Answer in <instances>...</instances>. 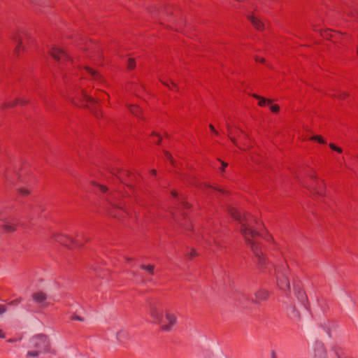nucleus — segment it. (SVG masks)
<instances>
[{
	"mask_svg": "<svg viewBox=\"0 0 358 358\" xmlns=\"http://www.w3.org/2000/svg\"><path fill=\"white\" fill-rule=\"evenodd\" d=\"M72 320H78V321H80V322H83L84 321V318L80 317V316H78V315H74L71 317V318Z\"/></svg>",
	"mask_w": 358,
	"mask_h": 358,
	"instance_id": "38",
	"label": "nucleus"
},
{
	"mask_svg": "<svg viewBox=\"0 0 358 358\" xmlns=\"http://www.w3.org/2000/svg\"><path fill=\"white\" fill-rule=\"evenodd\" d=\"M329 147L331 150L338 152V153H341L343 152V150L341 148L336 146L334 143H330Z\"/></svg>",
	"mask_w": 358,
	"mask_h": 358,
	"instance_id": "34",
	"label": "nucleus"
},
{
	"mask_svg": "<svg viewBox=\"0 0 358 358\" xmlns=\"http://www.w3.org/2000/svg\"><path fill=\"white\" fill-rule=\"evenodd\" d=\"M270 296V292L265 289H260L254 294V297H250L248 294L243 293L242 294V299L239 300L242 302L243 301H251L253 303L259 304L262 302L266 301Z\"/></svg>",
	"mask_w": 358,
	"mask_h": 358,
	"instance_id": "5",
	"label": "nucleus"
},
{
	"mask_svg": "<svg viewBox=\"0 0 358 358\" xmlns=\"http://www.w3.org/2000/svg\"><path fill=\"white\" fill-rule=\"evenodd\" d=\"M217 191H219L220 192H222V193H224V191L221 189H216Z\"/></svg>",
	"mask_w": 358,
	"mask_h": 358,
	"instance_id": "51",
	"label": "nucleus"
},
{
	"mask_svg": "<svg viewBox=\"0 0 358 358\" xmlns=\"http://www.w3.org/2000/svg\"><path fill=\"white\" fill-rule=\"evenodd\" d=\"M76 237L77 239H74V238H73L70 236H67L66 235L59 234L56 236V241L58 243H59L62 245H64L66 246H68V247H71V246L78 247V246L82 245V243H79L80 238H83L85 240V241H88L87 238H85L84 237V235L83 233H78L76 234Z\"/></svg>",
	"mask_w": 358,
	"mask_h": 358,
	"instance_id": "6",
	"label": "nucleus"
},
{
	"mask_svg": "<svg viewBox=\"0 0 358 358\" xmlns=\"http://www.w3.org/2000/svg\"><path fill=\"white\" fill-rule=\"evenodd\" d=\"M19 193L20 194H22V196H27L28 194H29V191L27 189H24V188H20L19 189Z\"/></svg>",
	"mask_w": 358,
	"mask_h": 358,
	"instance_id": "35",
	"label": "nucleus"
},
{
	"mask_svg": "<svg viewBox=\"0 0 358 358\" xmlns=\"http://www.w3.org/2000/svg\"><path fill=\"white\" fill-rule=\"evenodd\" d=\"M310 140L315 141H317L318 143H322V144L327 143L326 141L322 138V136H319V135H316V136H313L310 137Z\"/></svg>",
	"mask_w": 358,
	"mask_h": 358,
	"instance_id": "28",
	"label": "nucleus"
},
{
	"mask_svg": "<svg viewBox=\"0 0 358 358\" xmlns=\"http://www.w3.org/2000/svg\"><path fill=\"white\" fill-rule=\"evenodd\" d=\"M254 98L259 100L258 105L261 107L265 106L266 104L270 105L272 103V100L267 99L263 96H261L258 94H253L252 95Z\"/></svg>",
	"mask_w": 358,
	"mask_h": 358,
	"instance_id": "17",
	"label": "nucleus"
},
{
	"mask_svg": "<svg viewBox=\"0 0 358 358\" xmlns=\"http://www.w3.org/2000/svg\"><path fill=\"white\" fill-rule=\"evenodd\" d=\"M105 95H106V96H109L108 94H106V93H103Z\"/></svg>",
	"mask_w": 358,
	"mask_h": 358,
	"instance_id": "54",
	"label": "nucleus"
},
{
	"mask_svg": "<svg viewBox=\"0 0 358 358\" xmlns=\"http://www.w3.org/2000/svg\"><path fill=\"white\" fill-rule=\"evenodd\" d=\"M127 261H128V262H129V261H131V260H132V259H131V258H127Z\"/></svg>",
	"mask_w": 358,
	"mask_h": 358,
	"instance_id": "52",
	"label": "nucleus"
},
{
	"mask_svg": "<svg viewBox=\"0 0 358 358\" xmlns=\"http://www.w3.org/2000/svg\"><path fill=\"white\" fill-rule=\"evenodd\" d=\"M255 60L256 62H262V63H264L265 62V59L263 58V57H255Z\"/></svg>",
	"mask_w": 358,
	"mask_h": 358,
	"instance_id": "44",
	"label": "nucleus"
},
{
	"mask_svg": "<svg viewBox=\"0 0 358 358\" xmlns=\"http://www.w3.org/2000/svg\"><path fill=\"white\" fill-rule=\"evenodd\" d=\"M127 66H128V69L132 70L135 68L136 66V62L134 59H129L128 60V64H127Z\"/></svg>",
	"mask_w": 358,
	"mask_h": 358,
	"instance_id": "30",
	"label": "nucleus"
},
{
	"mask_svg": "<svg viewBox=\"0 0 358 358\" xmlns=\"http://www.w3.org/2000/svg\"><path fill=\"white\" fill-rule=\"evenodd\" d=\"M20 301H21V299H16V300H14V301H12L11 302H10L9 305H10V306L16 305V304H18L19 303H20Z\"/></svg>",
	"mask_w": 358,
	"mask_h": 358,
	"instance_id": "40",
	"label": "nucleus"
},
{
	"mask_svg": "<svg viewBox=\"0 0 358 358\" xmlns=\"http://www.w3.org/2000/svg\"><path fill=\"white\" fill-rule=\"evenodd\" d=\"M109 202L111 203V205L114 208H120V209H122L123 208V205L121 203H113L110 200H109Z\"/></svg>",
	"mask_w": 358,
	"mask_h": 358,
	"instance_id": "36",
	"label": "nucleus"
},
{
	"mask_svg": "<svg viewBox=\"0 0 358 358\" xmlns=\"http://www.w3.org/2000/svg\"><path fill=\"white\" fill-rule=\"evenodd\" d=\"M8 341V342H13V341H14V340H13V339H9Z\"/></svg>",
	"mask_w": 358,
	"mask_h": 358,
	"instance_id": "53",
	"label": "nucleus"
},
{
	"mask_svg": "<svg viewBox=\"0 0 358 358\" xmlns=\"http://www.w3.org/2000/svg\"><path fill=\"white\" fill-rule=\"evenodd\" d=\"M50 54L55 60L60 63L66 62L70 59V57L66 54V52L58 48H52L50 51Z\"/></svg>",
	"mask_w": 358,
	"mask_h": 358,
	"instance_id": "10",
	"label": "nucleus"
},
{
	"mask_svg": "<svg viewBox=\"0 0 358 358\" xmlns=\"http://www.w3.org/2000/svg\"><path fill=\"white\" fill-rule=\"evenodd\" d=\"M340 35H341V34H337V33H335L334 34H333L332 31L331 30H326L324 31V34H323V36L328 39L334 38H335L336 39L337 36H338Z\"/></svg>",
	"mask_w": 358,
	"mask_h": 358,
	"instance_id": "27",
	"label": "nucleus"
},
{
	"mask_svg": "<svg viewBox=\"0 0 358 358\" xmlns=\"http://www.w3.org/2000/svg\"><path fill=\"white\" fill-rule=\"evenodd\" d=\"M308 310V309L306 310V311ZM303 311H305V310L301 308V305L299 307H296V306L294 304L288 308V314L290 318L296 322H300L302 320L301 312Z\"/></svg>",
	"mask_w": 358,
	"mask_h": 358,
	"instance_id": "9",
	"label": "nucleus"
},
{
	"mask_svg": "<svg viewBox=\"0 0 358 358\" xmlns=\"http://www.w3.org/2000/svg\"><path fill=\"white\" fill-rule=\"evenodd\" d=\"M273 358H275V354H274V353H273Z\"/></svg>",
	"mask_w": 358,
	"mask_h": 358,
	"instance_id": "55",
	"label": "nucleus"
},
{
	"mask_svg": "<svg viewBox=\"0 0 358 358\" xmlns=\"http://www.w3.org/2000/svg\"><path fill=\"white\" fill-rule=\"evenodd\" d=\"M313 358H327V350L323 348L315 350Z\"/></svg>",
	"mask_w": 358,
	"mask_h": 358,
	"instance_id": "21",
	"label": "nucleus"
},
{
	"mask_svg": "<svg viewBox=\"0 0 358 358\" xmlns=\"http://www.w3.org/2000/svg\"><path fill=\"white\" fill-rule=\"evenodd\" d=\"M227 129L228 136H229V138L231 139V141L234 144H236V140L234 137V135L235 134H234V130L232 129V126L230 125L229 123H227Z\"/></svg>",
	"mask_w": 358,
	"mask_h": 358,
	"instance_id": "24",
	"label": "nucleus"
},
{
	"mask_svg": "<svg viewBox=\"0 0 358 358\" xmlns=\"http://www.w3.org/2000/svg\"><path fill=\"white\" fill-rule=\"evenodd\" d=\"M187 255L189 257V259H192L194 257L196 256V252L195 250L192 249L189 253H187Z\"/></svg>",
	"mask_w": 358,
	"mask_h": 358,
	"instance_id": "37",
	"label": "nucleus"
},
{
	"mask_svg": "<svg viewBox=\"0 0 358 358\" xmlns=\"http://www.w3.org/2000/svg\"><path fill=\"white\" fill-rule=\"evenodd\" d=\"M273 358H275V354H274V353H273Z\"/></svg>",
	"mask_w": 358,
	"mask_h": 358,
	"instance_id": "56",
	"label": "nucleus"
},
{
	"mask_svg": "<svg viewBox=\"0 0 358 358\" xmlns=\"http://www.w3.org/2000/svg\"><path fill=\"white\" fill-rule=\"evenodd\" d=\"M152 135H155V133H152ZM156 136L158 137V141H157L156 143H157V144H159V143H160V142H161V141H162V138H161V136H160L159 135H158V134H156Z\"/></svg>",
	"mask_w": 358,
	"mask_h": 358,
	"instance_id": "45",
	"label": "nucleus"
},
{
	"mask_svg": "<svg viewBox=\"0 0 358 358\" xmlns=\"http://www.w3.org/2000/svg\"><path fill=\"white\" fill-rule=\"evenodd\" d=\"M287 274V271L285 268H284L282 271H277V285L278 287L283 292H287L290 290V282Z\"/></svg>",
	"mask_w": 358,
	"mask_h": 358,
	"instance_id": "7",
	"label": "nucleus"
},
{
	"mask_svg": "<svg viewBox=\"0 0 358 358\" xmlns=\"http://www.w3.org/2000/svg\"><path fill=\"white\" fill-rule=\"evenodd\" d=\"M141 268L143 270L146 271L151 275H153L154 273H155V272H154V271H155V266L154 265H152V264H149V265L141 264Z\"/></svg>",
	"mask_w": 358,
	"mask_h": 358,
	"instance_id": "26",
	"label": "nucleus"
},
{
	"mask_svg": "<svg viewBox=\"0 0 358 358\" xmlns=\"http://www.w3.org/2000/svg\"><path fill=\"white\" fill-rule=\"evenodd\" d=\"M324 189V185L322 182H317L315 185H313L310 192H314L317 194L322 195Z\"/></svg>",
	"mask_w": 358,
	"mask_h": 358,
	"instance_id": "20",
	"label": "nucleus"
},
{
	"mask_svg": "<svg viewBox=\"0 0 358 358\" xmlns=\"http://www.w3.org/2000/svg\"><path fill=\"white\" fill-rule=\"evenodd\" d=\"M85 69L87 71V72L91 76V77L93 80H96V81H102L103 80L102 76L97 71H94V69H92L88 66L85 67Z\"/></svg>",
	"mask_w": 358,
	"mask_h": 358,
	"instance_id": "16",
	"label": "nucleus"
},
{
	"mask_svg": "<svg viewBox=\"0 0 358 358\" xmlns=\"http://www.w3.org/2000/svg\"><path fill=\"white\" fill-rule=\"evenodd\" d=\"M294 294L303 310L308 309V300L305 292L299 287H294Z\"/></svg>",
	"mask_w": 358,
	"mask_h": 358,
	"instance_id": "8",
	"label": "nucleus"
},
{
	"mask_svg": "<svg viewBox=\"0 0 358 358\" xmlns=\"http://www.w3.org/2000/svg\"><path fill=\"white\" fill-rule=\"evenodd\" d=\"M164 152L165 157L168 160H169L173 165H174V161H173V157L171 155V153H169V152L165 151V150L164 151Z\"/></svg>",
	"mask_w": 358,
	"mask_h": 358,
	"instance_id": "32",
	"label": "nucleus"
},
{
	"mask_svg": "<svg viewBox=\"0 0 358 358\" xmlns=\"http://www.w3.org/2000/svg\"><path fill=\"white\" fill-rule=\"evenodd\" d=\"M7 310L6 306L0 304V315L3 314Z\"/></svg>",
	"mask_w": 358,
	"mask_h": 358,
	"instance_id": "39",
	"label": "nucleus"
},
{
	"mask_svg": "<svg viewBox=\"0 0 358 358\" xmlns=\"http://www.w3.org/2000/svg\"><path fill=\"white\" fill-rule=\"evenodd\" d=\"M162 83H163V84H164V85H166V87H169V89H171V90H173V88H174V89H176V90H178V86H177V85H176V84L174 82H173V81L171 83V86L168 83H166V82H162Z\"/></svg>",
	"mask_w": 358,
	"mask_h": 358,
	"instance_id": "31",
	"label": "nucleus"
},
{
	"mask_svg": "<svg viewBox=\"0 0 358 358\" xmlns=\"http://www.w3.org/2000/svg\"><path fill=\"white\" fill-rule=\"evenodd\" d=\"M101 101V98H94L89 96L86 91L82 90L81 95L78 98L77 100H73V102L75 105H80L87 108L97 118L101 114V112L99 110V102Z\"/></svg>",
	"mask_w": 358,
	"mask_h": 358,
	"instance_id": "4",
	"label": "nucleus"
},
{
	"mask_svg": "<svg viewBox=\"0 0 358 358\" xmlns=\"http://www.w3.org/2000/svg\"><path fill=\"white\" fill-rule=\"evenodd\" d=\"M171 194L173 196H178V194L176 191H172L171 192Z\"/></svg>",
	"mask_w": 358,
	"mask_h": 358,
	"instance_id": "48",
	"label": "nucleus"
},
{
	"mask_svg": "<svg viewBox=\"0 0 358 358\" xmlns=\"http://www.w3.org/2000/svg\"><path fill=\"white\" fill-rule=\"evenodd\" d=\"M222 170L223 171L224 169V168L228 166V164L225 163L224 162H222Z\"/></svg>",
	"mask_w": 358,
	"mask_h": 358,
	"instance_id": "47",
	"label": "nucleus"
},
{
	"mask_svg": "<svg viewBox=\"0 0 358 358\" xmlns=\"http://www.w3.org/2000/svg\"><path fill=\"white\" fill-rule=\"evenodd\" d=\"M93 185H94L95 187H96L101 192L105 193L107 192L108 188L106 186L99 185L95 182H93Z\"/></svg>",
	"mask_w": 358,
	"mask_h": 358,
	"instance_id": "29",
	"label": "nucleus"
},
{
	"mask_svg": "<svg viewBox=\"0 0 358 358\" xmlns=\"http://www.w3.org/2000/svg\"><path fill=\"white\" fill-rule=\"evenodd\" d=\"M248 18L251 22V23L255 27L256 29L262 30L264 28V24H263V22L256 17L253 15H249Z\"/></svg>",
	"mask_w": 358,
	"mask_h": 358,
	"instance_id": "15",
	"label": "nucleus"
},
{
	"mask_svg": "<svg viewBox=\"0 0 358 358\" xmlns=\"http://www.w3.org/2000/svg\"><path fill=\"white\" fill-rule=\"evenodd\" d=\"M348 96V94L346 92H341L338 95V97L339 99H345L346 96Z\"/></svg>",
	"mask_w": 358,
	"mask_h": 358,
	"instance_id": "41",
	"label": "nucleus"
},
{
	"mask_svg": "<svg viewBox=\"0 0 358 358\" xmlns=\"http://www.w3.org/2000/svg\"><path fill=\"white\" fill-rule=\"evenodd\" d=\"M150 315L155 322L159 324L160 329L164 331H170L177 323V317L169 310L165 312V318L163 317V311L156 306H150Z\"/></svg>",
	"mask_w": 358,
	"mask_h": 358,
	"instance_id": "3",
	"label": "nucleus"
},
{
	"mask_svg": "<svg viewBox=\"0 0 358 358\" xmlns=\"http://www.w3.org/2000/svg\"><path fill=\"white\" fill-rule=\"evenodd\" d=\"M209 127H210V129L211 130L212 132H213L214 134H215L216 135L218 134V132L215 130V127H213V124H210L209 125Z\"/></svg>",
	"mask_w": 358,
	"mask_h": 358,
	"instance_id": "43",
	"label": "nucleus"
},
{
	"mask_svg": "<svg viewBox=\"0 0 358 358\" xmlns=\"http://www.w3.org/2000/svg\"><path fill=\"white\" fill-rule=\"evenodd\" d=\"M151 173L153 174V175H156L157 173V171L155 169H152L151 170Z\"/></svg>",
	"mask_w": 358,
	"mask_h": 358,
	"instance_id": "49",
	"label": "nucleus"
},
{
	"mask_svg": "<svg viewBox=\"0 0 358 358\" xmlns=\"http://www.w3.org/2000/svg\"><path fill=\"white\" fill-rule=\"evenodd\" d=\"M110 214L113 216V217H117V215L116 213H115L114 212H111Z\"/></svg>",
	"mask_w": 358,
	"mask_h": 358,
	"instance_id": "50",
	"label": "nucleus"
},
{
	"mask_svg": "<svg viewBox=\"0 0 358 358\" xmlns=\"http://www.w3.org/2000/svg\"><path fill=\"white\" fill-rule=\"evenodd\" d=\"M131 338L129 331L124 329L120 328L116 332V339L120 344H127Z\"/></svg>",
	"mask_w": 358,
	"mask_h": 358,
	"instance_id": "12",
	"label": "nucleus"
},
{
	"mask_svg": "<svg viewBox=\"0 0 358 358\" xmlns=\"http://www.w3.org/2000/svg\"><path fill=\"white\" fill-rule=\"evenodd\" d=\"M31 298L36 303L40 305V307L43 308L49 306V303L46 302L48 296L43 292L40 291L33 293Z\"/></svg>",
	"mask_w": 358,
	"mask_h": 358,
	"instance_id": "11",
	"label": "nucleus"
},
{
	"mask_svg": "<svg viewBox=\"0 0 358 358\" xmlns=\"http://www.w3.org/2000/svg\"><path fill=\"white\" fill-rule=\"evenodd\" d=\"M176 205L177 206L176 210H179L180 207H183L185 208H189L191 207V205L185 201L184 197H180V202Z\"/></svg>",
	"mask_w": 358,
	"mask_h": 358,
	"instance_id": "25",
	"label": "nucleus"
},
{
	"mask_svg": "<svg viewBox=\"0 0 358 358\" xmlns=\"http://www.w3.org/2000/svg\"><path fill=\"white\" fill-rule=\"evenodd\" d=\"M20 103L19 99H15L13 101H3L0 107L2 110H6L17 106Z\"/></svg>",
	"mask_w": 358,
	"mask_h": 358,
	"instance_id": "18",
	"label": "nucleus"
},
{
	"mask_svg": "<svg viewBox=\"0 0 358 358\" xmlns=\"http://www.w3.org/2000/svg\"><path fill=\"white\" fill-rule=\"evenodd\" d=\"M29 350L28 357H38L40 355L48 352L50 350V343L47 336L40 334L31 338L27 344Z\"/></svg>",
	"mask_w": 358,
	"mask_h": 358,
	"instance_id": "2",
	"label": "nucleus"
},
{
	"mask_svg": "<svg viewBox=\"0 0 358 358\" xmlns=\"http://www.w3.org/2000/svg\"><path fill=\"white\" fill-rule=\"evenodd\" d=\"M128 107H129V111L133 115L143 120V117L141 116L142 110L139 108L138 106L131 104V105H129Z\"/></svg>",
	"mask_w": 358,
	"mask_h": 358,
	"instance_id": "19",
	"label": "nucleus"
},
{
	"mask_svg": "<svg viewBox=\"0 0 358 358\" xmlns=\"http://www.w3.org/2000/svg\"><path fill=\"white\" fill-rule=\"evenodd\" d=\"M270 109L273 113H278L280 110V107L278 105L276 104H270Z\"/></svg>",
	"mask_w": 358,
	"mask_h": 358,
	"instance_id": "33",
	"label": "nucleus"
},
{
	"mask_svg": "<svg viewBox=\"0 0 358 358\" xmlns=\"http://www.w3.org/2000/svg\"><path fill=\"white\" fill-rule=\"evenodd\" d=\"M20 103L18 104L25 105L28 103V101L24 99H19Z\"/></svg>",
	"mask_w": 358,
	"mask_h": 358,
	"instance_id": "42",
	"label": "nucleus"
},
{
	"mask_svg": "<svg viewBox=\"0 0 358 358\" xmlns=\"http://www.w3.org/2000/svg\"><path fill=\"white\" fill-rule=\"evenodd\" d=\"M229 213L231 217L241 223L240 232L250 245L255 256L257 258L259 269L264 273L269 271L271 265L263 255L259 244L256 239L260 234L253 229L250 224V219L252 217L250 214L242 213L234 208L229 209Z\"/></svg>",
	"mask_w": 358,
	"mask_h": 358,
	"instance_id": "1",
	"label": "nucleus"
},
{
	"mask_svg": "<svg viewBox=\"0 0 358 358\" xmlns=\"http://www.w3.org/2000/svg\"><path fill=\"white\" fill-rule=\"evenodd\" d=\"M6 233H12L16 230L15 225L11 224H4L1 226Z\"/></svg>",
	"mask_w": 358,
	"mask_h": 358,
	"instance_id": "23",
	"label": "nucleus"
},
{
	"mask_svg": "<svg viewBox=\"0 0 358 358\" xmlns=\"http://www.w3.org/2000/svg\"><path fill=\"white\" fill-rule=\"evenodd\" d=\"M27 38V34L26 33H19L15 37V40L17 42V45L15 49V54L17 55L20 49L23 48L24 41Z\"/></svg>",
	"mask_w": 358,
	"mask_h": 358,
	"instance_id": "14",
	"label": "nucleus"
},
{
	"mask_svg": "<svg viewBox=\"0 0 358 358\" xmlns=\"http://www.w3.org/2000/svg\"><path fill=\"white\" fill-rule=\"evenodd\" d=\"M172 215H173V220H175V222L180 227H182V228H185L187 230H190L191 229V226L189 224H187L186 223L183 222L182 220V218L181 217H182L183 218L185 217L186 216V214L185 213H182L181 214V215H178L177 214L176 212H171Z\"/></svg>",
	"mask_w": 358,
	"mask_h": 358,
	"instance_id": "13",
	"label": "nucleus"
},
{
	"mask_svg": "<svg viewBox=\"0 0 358 358\" xmlns=\"http://www.w3.org/2000/svg\"><path fill=\"white\" fill-rule=\"evenodd\" d=\"M111 173L115 175L121 182L124 181L123 175L125 173L127 176H129L130 173L128 171H122L120 169H113L111 171Z\"/></svg>",
	"mask_w": 358,
	"mask_h": 358,
	"instance_id": "22",
	"label": "nucleus"
},
{
	"mask_svg": "<svg viewBox=\"0 0 358 358\" xmlns=\"http://www.w3.org/2000/svg\"><path fill=\"white\" fill-rule=\"evenodd\" d=\"M5 337H6L5 333H3V331L0 329V338H4Z\"/></svg>",
	"mask_w": 358,
	"mask_h": 358,
	"instance_id": "46",
	"label": "nucleus"
}]
</instances>
